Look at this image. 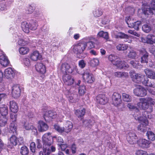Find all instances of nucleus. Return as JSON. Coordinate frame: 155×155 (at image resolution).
Here are the masks:
<instances>
[{"instance_id":"13d9d810","label":"nucleus","mask_w":155,"mask_h":155,"mask_svg":"<svg viewBox=\"0 0 155 155\" xmlns=\"http://www.w3.org/2000/svg\"><path fill=\"white\" fill-rule=\"evenodd\" d=\"M86 64V62L84 60H80L78 62V65L79 67L81 68H84Z\"/></svg>"},{"instance_id":"4be33fe9","label":"nucleus","mask_w":155,"mask_h":155,"mask_svg":"<svg viewBox=\"0 0 155 155\" xmlns=\"http://www.w3.org/2000/svg\"><path fill=\"white\" fill-rule=\"evenodd\" d=\"M49 127L45 122L40 121L38 123V129L40 132L46 131L48 129Z\"/></svg>"},{"instance_id":"b1692460","label":"nucleus","mask_w":155,"mask_h":155,"mask_svg":"<svg viewBox=\"0 0 155 155\" xmlns=\"http://www.w3.org/2000/svg\"><path fill=\"white\" fill-rule=\"evenodd\" d=\"M109 60L115 66L118 62H120V59L118 56L113 55H110L108 58Z\"/></svg>"},{"instance_id":"2f4dec72","label":"nucleus","mask_w":155,"mask_h":155,"mask_svg":"<svg viewBox=\"0 0 155 155\" xmlns=\"http://www.w3.org/2000/svg\"><path fill=\"white\" fill-rule=\"evenodd\" d=\"M116 38H121L125 39L126 40L125 41L128 42V43H130L131 42V40H127V39H128L129 38V36L121 32H119L116 35Z\"/></svg>"},{"instance_id":"7c9ffc66","label":"nucleus","mask_w":155,"mask_h":155,"mask_svg":"<svg viewBox=\"0 0 155 155\" xmlns=\"http://www.w3.org/2000/svg\"><path fill=\"white\" fill-rule=\"evenodd\" d=\"M24 127L26 130H32L34 132L35 134H37V129L31 124L25 123L24 124Z\"/></svg>"},{"instance_id":"1a4fd4ad","label":"nucleus","mask_w":155,"mask_h":155,"mask_svg":"<svg viewBox=\"0 0 155 155\" xmlns=\"http://www.w3.org/2000/svg\"><path fill=\"white\" fill-rule=\"evenodd\" d=\"M134 94L137 96L143 97L146 95L147 91L142 87L138 86L133 91Z\"/></svg>"},{"instance_id":"e433bc0d","label":"nucleus","mask_w":155,"mask_h":155,"mask_svg":"<svg viewBox=\"0 0 155 155\" xmlns=\"http://www.w3.org/2000/svg\"><path fill=\"white\" fill-rule=\"evenodd\" d=\"M114 75L117 78H124L128 76V73L126 72L117 71L114 72Z\"/></svg>"},{"instance_id":"39448f33","label":"nucleus","mask_w":155,"mask_h":155,"mask_svg":"<svg viewBox=\"0 0 155 155\" xmlns=\"http://www.w3.org/2000/svg\"><path fill=\"white\" fill-rule=\"evenodd\" d=\"M56 138L55 136L52 137L50 132L45 134L42 136V140L43 143V148H46V147L51 145L53 142V139Z\"/></svg>"},{"instance_id":"2eb2a0df","label":"nucleus","mask_w":155,"mask_h":155,"mask_svg":"<svg viewBox=\"0 0 155 155\" xmlns=\"http://www.w3.org/2000/svg\"><path fill=\"white\" fill-rule=\"evenodd\" d=\"M129 17H127L126 18V21L128 25V26L131 28H134L135 30H138L139 29V27L140 24L141 22L140 21H137L134 22V23L131 24V22L130 21L128 22V21L129 20Z\"/></svg>"},{"instance_id":"864d4df0","label":"nucleus","mask_w":155,"mask_h":155,"mask_svg":"<svg viewBox=\"0 0 155 155\" xmlns=\"http://www.w3.org/2000/svg\"><path fill=\"white\" fill-rule=\"evenodd\" d=\"M137 56L136 52L134 50H132L129 53L128 56V58L131 59L135 58Z\"/></svg>"},{"instance_id":"0eeeda50","label":"nucleus","mask_w":155,"mask_h":155,"mask_svg":"<svg viewBox=\"0 0 155 155\" xmlns=\"http://www.w3.org/2000/svg\"><path fill=\"white\" fill-rule=\"evenodd\" d=\"M140 39L143 43L151 45L155 44V35L152 34H148L145 37H141Z\"/></svg>"},{"instance_id":"c9c22d12","label":"nucleus","mask_w":155,"mask_h":155,"mask_svg":"<svg viewBox=\"0 0 155 155\" xmlns=\"http://www.w3.org/2000/svg\"><path fill=\"white\" fill-rule=\"evenodd\" d=\"M144 72L148 78L151 79H153L155 72L149 69H145L144 70Z\"/></svg>"},{"instance_id":"a878e982","label":"nucleus","mask_w":155,"mask_h":155,"mask_svg":"<svg viewBox=\"0 0 155 155\" xmlns=\"http://www.w3.org/2000/svg\"><path fill=\"white\" fill-rule=\"evenodd\" d=\"M21 28L23 31L25 33H29L30 30V24L27 21H24L22 22Z\"/></svg>"},{"instance_id":"c756f323","label":"nucleus","mask_w":155,"mask_h":155,"mask_svg":"<svg viewBox=\"0 0 155 155\" xmlns=\"http://www.w3.org/2000/svg\"><path fill=\"white\" fill-rule=\"evenodd\" d=\"M48 146L46 147V148H43L44 152L46 153L47 152V155H49L51 152H54L56 150L55 147L54 146L51 145Z\"/></svg>"},{"instance_id":"37998d69","label":"nucleus","mask_w":155,"mask_h":155,"mask_svg":"<svg viewBox=\"0 0 155 155\" xmlns=\"http://www.w3.org/2000/svg\"><path fill=\"white\" fill-rule=\"evenodd\" d=\"M146 135L149 140L151 141H154L155 140V134L152 131H147L146 133Z\"/></svg>"},{"instance_id":"f8f14e48","label":"nucleus","mask_w":155,"mask_h":155,"mask_svg":"<svg viewBox=\"0 0 155 155\" xmlns=\"http://www.w3.org/2000/svg\"><path fill=\"white\" fill-rule=\"evenodd\" d=\"M44 116L45 120L48 121L55 118L57 116V114L55 112L49 110L45 112L44 114Z\"/></svg>"},{"instance_id":"bf43d9fd","label":"nucleus","mask_w":155,"mask_h":155,"mask_svg":"<svg viewBox=\"0 0 155 155\" xmlns=\"http://www.w3.org/2000/svg\"><path fill=\"white\" fill-rule=\"evenodd\" d=\"M136 155H148L147 152L141 150H138L136 151Z\"/></svg>"},{"instance_id":"aec40b11","label":"nucleus","mask_w":155,"mask_h":155,"mask_svg":"<svg viewBox=\"0 0 155 155\" xmlns=\"http://www.w3.org/2000/svg\"><path fill=\"white\" fill-rule=\"evenodd\" d=\"M137 143L141 147L147 148L149 147L150 142L144 139H140L137 141Z\"/></svg>"},{"instance_id":"9d476101","label":"nucleus","mask_w":155,"mask_h":155,"mask_svg":"<svg viewBox=\"0 0 155 155\" xmlns=\"http://www.w3.org/2000/svg\"><path fill=\"white\" fill-rule=\"evenodd\" d=\"M82 76L83 80L85 82L92 83L94 81L95 79L93 75L87 71H84L82 74Z\"/></svg>"},{"instance_id":"20e7f679","label":"nucleus","mask_w":155,"mask_h":155,"mask_svg":"<svg viewBox=\"0 0 155 155\" xmlns=\"http://www.w3.org/2000/svg\"><path fill=\"white\" fill-rule=\"evenodd\" d=\"M135 118L137 120L140 121L141 124L138 126L137 129L138 130L141 132H144L146 130V126L148 125V120L146 119L147 117L146 116H144L143 117L135 116Z\"/></svg>"},{"instance_id":"0e129e2a","label":"nucleus","mask_w":155,"mask_h":155,"mask_svg":"<svg viewBox=\"0 0 155 155\" xmlns=\"http://www.w3.org/2000/svg\"><path fill=\"white\" fill-rule=\"evenodd\" d=\"M128 32L131 34L138 37H139L140 36V34L137 33L134 31H132V30H130L128 31Z\"/></svg>"},{"instance_id":"4468645a","label":"nucleus","mask_w":155,"mask_h":155,"mask_svg":"<svg viewBox=\"0 0 155 155\" xmlns=\"http://www.w3.org/2000/svg\"><path fill=\"white\" fill-rule=\"evenodd\" d=\"M36 70L41 74H44L46 72L45 66L41 63H38L35 65Z\"/></svg>"},{"instance_id":"f3484780","label":"nucleus","mask_w":155,"mask_h":155,"mask_svg":"<svg viewBox=\"0 0 155 155\" xmlns=\"http://www.w3.org/2000/svg\"><path fill=\"white\" fill-rule=\"evenodd\" d=\"M4 75L6 78L12 79L14 78L15 74L11 68H8L5 70Z\"/></svg>"},{"instance_id":"6e6552de","label":"nucleus","mask_w":155,"mask_h":155,"mask_svg":"<svg viewBox=\"0 0 155 155\" xmlns=\"http://www.w3.org/2000/svg\"><path fill=\"white\" fill-rule=\"evenodd\" d=\"M121 97L120 94L117 92L114 93L112 97V104L115 106H119L122 102Z\"/></svg>"},{"instance_id":"412c9836","label":"nucleus","mask_w":155,"mask_h":155,"mask_svg":"<svg viewBox=\"0 0 155 155\" xmlns=\"http://www.w3.org/2000/svg\"><path fill=\"white\" fill-rule=\"evenodd\" d=\"M18 140L15 135L12 136L10 138L8 143V147L12 149L14 146L17 145Z\"/></svg>"},{"instance_id":"680f3d73","label":"nucleus","mask_w":155,"mask_h":155,"mask_svg":"<svg viewBox=\"0 0 155 155\" xmlns=\"http://www.w3.org/2000/svg\"><path fill=\"white\" fill-rule=\"evenodd\" d=\"M38 84V83L37 81L35 80L34 78H33L32 79L31 83L30 84V85L31 87H33L37 86Z\"/></svg>"},{"instance_id":"de8ad7c7","label":"nucleus","mask_w":155,"mask_h":155,"mask_svg":"<svg viewBox=\"0 0 155 155\" xmlns=\"http://www.w3.org/2000/svg\"><path fill=\"white\" fill-rule=\"evenodd\" d=\"M77 97V96L76 94H71V95H69L68 96V100L71 103H75L77 102L78 100V99H75V97Z\"/></svg>"},{"instance_id":"ea45409f","label":"nucleus","mask_w":155,"mask_h":155,"mask_svg":"<svg viewBox=\"0 0 155 155\" xmlns=\"http://www.w3.org/2000/svg\"><path fill=\"white\" fill-rule=\"evenodd\" d=\"M9 132L15 134L16 132L17 127L14 123H11L9 126Z\"/></svg>"},{"instance_id":"4c0bfd02","label":"nucleus","mask_w":155,"mask_h":155,"mask_svg":"<svg viewBox=\"0 0 155 155\" xmlns=\"http://www.w3.org/2000/svg\"><path fill=\"white\" fill-rule=\"evenodd\" d=\"M128 45H127L120 44L117 45V49L120 51H124L126 50L128 48Z\"/></svg>"},{"instance_id":"a18cd8bd","label":"nucleus","mask_w":155,"mask_h":155,"mask_svg":"<svg viewBox=\"0 0 155 155\" xmlns=\"http://www.w3.org/2000/svg\"><path fill=\"white\" fill-rule=\"evenodd\" d=\"M142 30L146 33L150 32L151 30V27L149 25H143L142 27Z\"/></svg>"},{"instance_id":"f03ea898","label":"nucleus","mask_w":155,"mask_h":155,"mask_svg":"<svg viewBox=\"0 0 155 155\" xmlns=\"http://www.w3.org/2000/svg\"><path fill=\"white\" fill-rule=\"evenodd\" d=\"M145 75L143 74L134 73L131 75L132 79L134 82L137 83H142L144 85L151 87H154V83L149 82L148 78H144Z\"/></svg>"},{"instance_id":"774afa93","label":"nucleus","mask_w":155,"mask_h":155,"mask_svg":"<svg viewBox=\"0 0 155 155\" xmlns=\"http://www.w3.org/2000/svg\"><path fill=\"white\" fill-rule=\"evenodd\" d=\"M34 9L32 6H29L27 11V12L28 14H31L34 11Z\"/></svg>"},{"instance_id":"f704fd0d","label":"nucleus","mask_w":155,"mask_h":155,"mask_svg":"<svg viewBox=\"0 0 155 155\" xmlns=\"http://www.w3.org/2000/svg\"><path fill=\"white\" fill-rule=\"evenodd\" d=\"M85 113V109L83 108H81L76 110L75 114L78 117H81L84 115Z\"/></svg>"},{"instance_id":"8fccbe9b","label":"nucleus","mask_w":155,"mask_h":155,"mask_svg":"<svg viewBox=\"0 0 155 155\" xmlns=\"http://www.w3.org/2000/svg\"><path fill=\"white\" fill-rule=\"evenodd\" d=\"M86 44V48L87 47V49H90L94 47V43L91 41H89L87 42H85Z\"/></svg>"},{"instance_id":"c03bdc74","label":"nucleus","mask_w":155,"mask_h":155,"mask_svg":"<svg viewBox=\"0 0 155 155\" xmlns=\"http://www.w3.org/2000/svg\"><path fill=\"white\" fill-rule=\"evenodd\" d=\"M20 152L22 155H27L29 153V150L27 147L23 146L21 148Z\"/></svg>"},{"instance_id":"423d86ee","label":"nucleus","mask_w":155,"mask_h":155,"mask_svg":"<svg viewBox=\"0 0 155 155\" xmlns=\"http://www.w3.org/2000/svg\"><path fill=\"white\" fill-rule=\"evenodd\" d=\"M86 45L84 41L80 42L74 45L73 51L76 54H81L85 49Z\"/></svg>"},{"instance_id":"58836bf2","label":"nucleus","mask_w":155,"mask_h":155,"mask_svg":"<svg viewBox=\"0 0 155 155\" xmlns=\"http://www.w3.org/2000/svg\"><path fill=\"white\" fill-rule=\"evenodd\" d=\"M130 64L134 68L137 69H140L142 67V66L138 63L137 61H131L130 62Z\"/></svg>"},{"instance_id":"4d7b16f0","label":"nucleus","mask_w":155,"mask_h":155,"mask_svg":"<svg viewBox=\"0 0 155 155\" xmlns=\"http://www.w3.org/2000/svg\"><path fill=\"white\" fill-rule=\"evenodd\" d=\"M94 15L96 17H98L102 14V12L100 9L95 10L93 12Z\"/></svg>"},{"instance_id":"338daca9","label":"nucleus","mask_w":155,"mask_h":155,"mask_svg":"<svg viewBox=\"0 0 155 155\" xmlns=\"http://www.w3.org/2000/svg\"><path fill=\"white\" fill-rule=\"evenodd\" d=\"M10 117L12 121L13 122L15 121L17 119V115L15 114H11Z\"/></svg>"},{"instance_id":"e2e57ef3","label":"nucleus","mask_w":155,"mask_h":155,"mask_svg":"<svg viewBox=\"0 0 155 155\" xmlns=\"http://www.w3.org/2000/svg\"><path fill=\"white\" fill-rule=\"evenodd\" d=\"M152 8H149L144 11L143 12L145 15H152Z\"/></svg>"},{"instance_id":"6ab92c4d","label":"nucleus","mask_w":155,"mask_h":155,"mask_svg":"<svg viewBox=\"0 0 155 155\" xmlns=\"http://www.w3.org/2000/svg\"><path fill=\"white\" fill-rule=\"evenodd\" d=\"M96 100L98 103L102 105L105 104L108 101L107 98L103 94L98 95L96 97Z\"/></svg>"},{"instance_id":"ddd939ff","label":"nucleus","mask_w":155,"mask_h":155,"mask_svg":"<svg viewBox=\"0 0 155 155\" xmlns=\"http://www.w3.org/2000/svg\"><path fill=\"white\" fill-rule=\"evenodd\" d=\"M21 87L18 85H14L12 87V94L13 97L17 98L19 97L21 94Z\"/></svg>"},{"instance_id":"a211bd4d","label":"nucleus","mask_w":155,"mask_h":155,"mask_svg":"<svg viewBox=\"0 0 155 155\" xmlns=\"http://www.w3.org/2000/svg\"><path fill=\"white\" fill-rule=\"evenodd\" d=\"M41 56L38 51H35L30 54V58L31 60L36 61L41 59Z\"/></svg>"},{"instance_id":"49530a36","label":"nucleus","mask_w":155,"mask_h":155,"mask_svg":"<svg viewBox=\"0 0 155 155\" xmlns=\"http://www.w3.org/2000/svg\"><path fill=\"white\" fill-rule=\"evenodd\" d=\"M90 64L92 67H95L99 64V60L97 58H94L90 60Z\"/></svg>"},{"instance_id":"603ef678","label":"nucleus","mask_w":155,"mask_h":155,"mask_svg":"<svg viewBox=\"0 0 155 155\" xmlns=\"http://www.w3.org/2000/svg\"><path fill=\"white\" fill-rule=\"evenodd\" d=\"M127 107L130 110L134 109L137 112L139 111V110L138 108H137L133 104L130 103H128L127 104Z\"/></svg>"},{"instance_id":"bb28decb","label":"nucleus","mask_w":155,"mask_h":155,"mask_svg":"<svg viewBox=\"0 0 155 155\" xmlns=\"http://www.w3.org/2000/svg\"><path fill=\"white\" fill-rule=\"evenodd\" d=\"M116 66L119 69L121 70L125 69L126 68L129 67V65L126 62L124 61H122L120 59V62H118Z\"/></svg>"},{"instance_id":"052dcab7","label":"nucleus","mask_w":155,"mask_h":155,"mask_svg":"<svg viewBox=\"0 0 155 155\" xmlns=\"http://www.w3.org/2000/svg\"><path fill=\"white\" fill-rule=\"evenodd\" d=\"M36 149V145L35 142H32L30 145V149L33 153L35 152Z\"/></svg>"},{"instance_id":"dca6fc26","label":"nucleus","mask_w":155,"mask_h":155,"mask_svg":"<svg viewBox=\"0 0 155 155\" xmlns=\"http://www.w3.org/2000/svg\"><path fill=\"white\" fill-rule=\"evenodd\" d=\"M9 63V61L7 57L5 54L2 53L0 56V64L2 66L6 67L8 65Z\"/></svg>"},{"instance_id":"c85d7f7f","label":"nucleus","mask_w":155,"mask_h":155,"mask_svg":"<svg viewBox=\"0 0 155 155\" xmlns=\"http://www.w3.org/2000/svg\"><path fill=\"white\" fill-rule=\"evenodd\" d=\"M73 127L72 123L67 121L65 124L64 129L66 133H68L71 131Z\"/></svg>"},{"instance_id":"cd10ccee","label":"nucleus","mask_w":155,"mask_h":155,"mask_svg":"<svg viewBox=\"0 0 155 155\" xmlns=\"http://www.w3.org/2000/svg\"><path fill=\"white\" fill-rule=\"evenodd\" d=\"M98 37H102L106 40V41H110L109 38L108 34L107 32L101 31L99 32L97 34Z\"/></svg>"},{"instance_id":"7ed1b4c3","label":"nucleus","mask_w":155,"mask_h":155,"mask_svg":"<svg viewBox=\"0 0 155 155\" xmlns=\"http://www.w3.org/2000/svg\"><path fill=\"white\" fill-rule=\"evenodd\" d=\"M139 101L137 103V105L140 109L146 110L150 106L155 104V100L150 97L140 98Z\"/></svg>"},{"instance_id":"f257e3e1","label":"nucleus","mask_w":155,"mask_h":155,"mask_svg":"<svg viewBox=\"0 0 155 155\" xmlns=\"http://www.w3.org/2000/svg\"><path fill=\"white\" fill-rule=\"evenodd\" d=\"M60 69L64 74L63 76V80L64 83L70 85L74 83V80L71 76L67 74V73L75 74L78 73L77 66L74 64H69L67 63H63L60 66Z\"/></svg>"},{"instance_id":"9b49d317","label":"nucleus","mask_w":155,"mask_h":155,"mask_svg":"<svg viewBox=\"0 0 155 155\" xmlns=\"http://www.w3.org/2000/svg\"><path fill=\"white\" fill-rule=\"evenodd\" d=\"M127 139L128 142L131 144H133L137 142V137L136 134L133 132H129L127 135Z\"/></svg>"},{"instance_id":"6e6d98bb","label":"nucleus","mask_w":155,"mask_h":155,"mask_svg":"<svg viewBox=\"0 0 155 155\" xmlns=\"http://www.w3.org/2000/svg\"><path fill=\"white\" fill-rule=\"evenodd\" d=\"M38 25L37 23L36 22H33L30 25V29L32 30H36Z\"/></svg>"},{"instance_id":"69168bd1","label":"nucleus","mask_w":155,"mask_h":155,"mask_svg":"<svg viewBox=\"0 0 155 155\" xmlns=\"http://www.w3.org/2000/svg\"><path fill=\"white\" fill-rule=\"evenodd\" d=\"M57 142L58 144L59 145L64 143V140L63 139L60 137H58L57 138Z\"/></svg>"},{"instance_id":"473e14b6","label":"nucleus","mask_w":155,"mask_h":155,"mask_svg":"<svg viewBox=\"0 0 155 155\" xmlns=\"http://www.w3.org/2000/svg\"><path fill=\"white\" fill-rule=\"evenodd\" d=\"M0 112L2 116H6L8 114V108L7 106L3 104L0 106Z\"/></svg>"},{"instance_id":"79ce46f5","label":"nucleus","mask_w":155,"mask_h":155,"mask_svg":"<svg viewBox=\"0 0 155 155\" xmlns=\"http://www.w3.org/2000/svg\"><path fill=\"white\" fill-rule=\"evenodd\" d=\"M22 63L24 66L29 68L31 65V63L29 59L27 58H24L23 59Z\"/></svg>"},{"instance_id":"3c124183","label":"nucleus","mask_w":155,"mask_h":155,"mask_svg":"<svg viewBox=\"0 0 155 155\" xmlns=\"http://www.w3.org/2000/svg\"><path fill=\"white\" fill-rule=\"evenodd\" d=\"M85 86L84 85L80 86L78 89V93L80 95L82 96L85 93Z\"/></svg>"},{"instance_id":"a19ab883","label":"nucleus","mask_w":155,"mask_h":155,"mask_svg":"<svg viewBox=\"0 0 155 155\" xmlns=\"http://www.w3.org/2000/svg\"><path fill=\"white\" fill-rule=\"evenodd\" d=\"M122 98L123 100L126 102H130L132 101L131 96L125 93L122 94Z\"/></svg>"},{"instance_id":"5701e85b","label":"nucleus","mask_w":155,"mask_h":155,"mask_svg":"<svg viewBox=\"0 0 155 155\" xmlns=\"http://www.w3.org/2000/svg\"><path fill=\"white\" fill-rule=\"evenodd\" d=\"M140 55H142L141 58V63H147L148 62V54L145 49L141 50L140 51Z\"/></svg>"},{"instance_id":"5fc2aeb1","label":"nucleus","mask_w":155,"mask_h":155,"mask_svg":"<svg viewBox=\"0 0 155 155\" xmlns=\"http://www.w3.org/2000/svg\"><path fill=\"white\" fill-rule=\"evenodd\" d=\"M54 128L57 131L60 133L65 132L64 127H61L59 125L57 124H55L54 125Z\"/></svg>"},{"instance_id":"72a5a7b5","label":"nucleus","mask_w":155,"mask_h":155,"mask_svg":"<svg viewBox=\"0 0 155 155\" xmlns=\"http://www.w3.org/2000/svg\"><path fill=\"white\" fill-rule=\"evenodd\" d=\"M30 51L29 48L26 46H23L20 47L19 49V52L21 55H25L28 53Z\"/></svg>"},{"instance_id":"09e8293b","label":"nucleus","mask_w":155,"mask_h":155,"mask_svg":"<svg viewBox=\"0 0 155 155\" xmlns=\"http://www.w3.org/2000/svg\"><path fill=\"white\" fill-rule=\"evenodd\" d=\"M7 118L5 117H2L0 118V126H5L7 123Z\"/></svg>"},{"instance_id":"393cba45","label":"nucleus","mask_w":155,"mask_h":155,"mask_svg":"<svg viewBox=\"0 0 155 155\" xmlns=\"http://www.w3.org/2000/svg\"><path fill=\"white\" fill-rule=\"evenodd\" d=\"M10 108L11 111L15 113L18 110V107L16 102L14 101H10L9 103Z\"/></svg>"}]
</instances>
